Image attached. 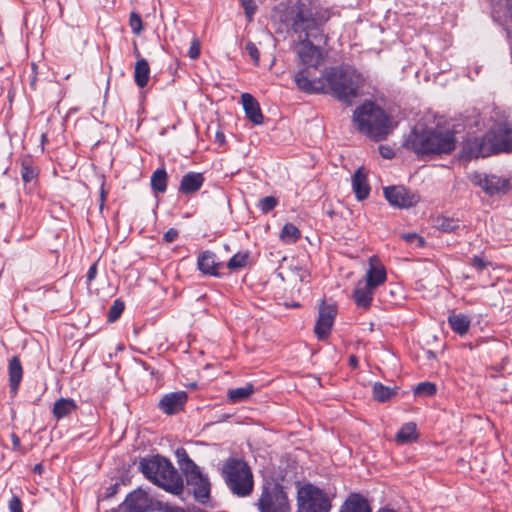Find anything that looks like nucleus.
<instances>
[{
  "mask_svg": "<svg viewBox=\"0 0 512 512\" xmlns=\"http://www.w3.org/2000/svg\"><path fill=\"white\" fill-rule=\"evenodd\" d=\"M139 469L148 480L166 492L173 495H180L183 492V479L167 458L160 455L143 458L139 463Z\"/></svg>",
  "mask_w": 512,
  "mask_h": 512,
  "instance_id": "2",
  "label": "nucleus"
},
{
  "mask_svg": "<svg viewBox=\"0 0 512 512\" xmlns=\"http://www.w3.org/2000/svg\"><path fill=\"white\" fill-rule=\"evenodd\" d=\"M507 15L512 21V0H507Z\"/></svg>",
  "mask_w": 512,
  "mask_h": 512,
  "instance_id": "54",
  "label": "nucleus"
},
{
  "mask_svg": "<svg viewBox=\"0 0 512 512\" xmlns=\"http://www.w3.org/2000/svg\"><path fill=\"white\" fill-rule=\"evenodd\" d=\"M395 389L376 382L373 385V396L377 401L385 402L395 395Z\"/></svg>",
  "mask_w": 512,
  "mask_h": 512,
  "instance_id": "32",
  "label": "nucleus"
},
{
  "mask_svg": "<svg viewBox=\"0 0 512 512\" xmlns=\"http://www.w3.org/2000/svg\"><path fill=\"white\" fill-rule=\"evenodd\" d=\"M374 289L364 284L362 280L357 282L352 298L358 308L368 310L371 306Z\"/></svg>",
  "mask_w": 512,
  "mask_h": 512,
  "instance_id": "20",
  "label": "nucleus"
},
{
  "mask_svg": "<svg viewBox=\"0 0 512 512\" xmlns=\"http://www.w3.org/2000/svg\"><path fill=\"white\" fill-rule=\"evenodd\" d=\"M119 486H120V483L119 482H115L114 484H112L109 487H107L104 497L105 498L113 497L117 493Z\"/></svg>",
  "mask_w": 512,
  "mask_h": 512,
  "instance_id": "48",
  "label": "nucleus"
},
{
  "mask_svg": "<svg viewBox=\"0 0 512 512\" xmlns=\"http://www.w3.org/2000/svg\"><path fill=\"white\" fill-rule=\"evenodd\" d=\"M239 1L245 11L246 18L248 19V21H252L253 16L257 9V6L255 5L254 1L253 0H239Z\"/></svg>",
  "mask_w": 512,
  "mask_h": 512,
  "instance_id": "40",
  "label": "nucleus"
},
{
  "mask_svg": "<svg viewBox=\"0 0 512 512\" xmlns=\"http://www.w3.org/2000/svg\"><path fill=\"white\" fill-rule=\"evenodd\" d=\"M188 55L191 59H197L200 55V43L197 38H193L189 47Z\"/></svg>",
  "mask_w": 512,
  "mask_h": 512,
  "instance_id": "43",
  "label": "nucleus"
},
{
  "mask_svg": "<svg viewBox=\"0 0 512 512\" xmlns=\"http://www.w3.org/2000/svg\"><path fill=\"white\" fill-rule=\"evenodd\" d=\"M157 509H160L162 512H185V510L180 507L171 506L168 504H165L163 506L161 504L160 506H158Z\"/></svg>",
  "mask_w": 512,
  "mask_h": 512,
  "instance_id": "49",
  "label": "nucleus"
},
{
  "mask_svg": "<svg viewBox=\"0 0 512 512\" xmlns=\"http://www.w3.org/2000/svg\"><path fill=\"white\" fill-rule=\"evenodd\" d=\"M492 154L493 149L487 134L477 136L473 133H468L462 142L459 158L464 161H470L474 158L488 157Z\"/></svg>",
  "mask_w": 512,
  "mask_h": 512,
  "instance_id": "10",
  "label": "nucleus"
},
{
  "mask_svg": "<svg viewBox=\"0 0 512 512\" xmlns=\"http://www.w3.org/2000/svg\"><path fill=\"white\" fill-rule=\"evenodd\" d=\"M222 476L231 492L238 497L249 496L254 488L253 473L242 459L230 457L222 467Z\"/></svg>",
  "mask_w": 512,
  "mask_h": 512,
  "instance_id": "5",
  "label": "nucleus"
},
{
  "mask_svg": "<svg viewBox=\"0 0 512 512\" xmlns=\"http://www.w3.org/2000/svg\"><path fill=\"white\" fill-rule=\"evenodd\" d=\"M124 309H125V303L119 299H116L109 309L108 321L109 322L116 321L121 316Z\"/></svg>",
  "mask_w": 512,
  "mask_h": 512,
  "instance_id": "34",
  "label": "nucleus"
},
{
  "mask_svg": "<svg viewBox=\"0 0 512 512\" xmlns=\"http://www.w3.org/2000/svg\"><path fill=\"white\" fill-rule=\"evenodd\" d=\"M160 505V502L154 501L153 498L149 496L148 492L142 488L130 492V512L153 511Z\"/></svg>",
  "mask_w": 512,
  "mask_h": 512,
  "instance_id": "17",
  "label": "nucleus"
},
{
  "mask_svg": "<svg viewBox=\"0 0 512 512\" xmlns=\"http://www.w3.org/2000/svg\"><path fill=\"white\" fill-rule=\"evenodd\" d=\"M133 54L137 59L134 65V82L139 88L143 89L150 81V65L147 60L141 56L140 50L135 42L133 43Z\"/></svg>",
  "mask_w": 512,
  "mask_h": 512,
  "instance_id": "15",
  "label": "nucleus"
},
{
  "mask_svg": "<svg viewBox=\"0 0 512 512\" xmlns=\"http://www.w3.org/2000/svg\"><path fill=\"white\" fill-rule=\"evenodd\" d=\"M216 138L219 142H222L224 140V135L222 133H217Z\"/></svg>",
  "mask_w": 512,
  "mask_h": 512,
  "instance_id": "57",
  "label": "nucleus"
},
{
  "mask_svg": "<svg viewBox=\"0 0 512 512\" xmlns=\"http://www.w3.org/2000/svg\"><path fill=\"white\" fill-rule=\"evenodd\" d=\"M448 323L455 333L463 336L468 332L471 321L464 314H453L448 317Z\"/></svg>",
  "mask_w": 512,
  "mask_h": 512,
  "instance_id": "27",
  "label": "nucleus"
},
{
  "mask_svg": "<svg viewBox=\"0 0 512 512\" xmlns=\"http://www.w3.org/2000/svg\"><path fill=\"white\" fill-rule=\"evenodd\" d=\"M103 197H104V194L102 193V194H101V198L103 199ZM102 205H103V201L101 202V206H102Z\"/></svg>",
  "mask_w": 512,
  "mask_h": 512,
  "instance_id": "60",
  "label": "nucleus"
},
{
  "mask_svg": "<svg viewBox=\"0 0 512 512\" xmlns=\"http://www.w3.org/2000/svg\"><path fill=\"white\" fill-rule=\"evenodd\" d=\"M255 391L253 384H246L243 387L230 389L228 391V399L232 403H239L247 400Z\"/></svg>",
  "mask_w": 512,
  "mask_h": 512,
  "instance_id": "29",
  "label": "nucleus"
},
{
  "mask_svg": "<svg viewBox=\"0 0 512 512\" xmlns=\"http://www.w3.org/2000/svg\"><path fill=\"white\" fill-rule=\"evenodd\" d=\"M249 259L248 252H238L233 255L227 262V268L230 270H237L247 265Z\"/></svg>",
  "mask_w": 512,
  "mask_h": 512,
  "instance_id": "33",
  "label": "nucleus"
},
{
  "mask_svg": "<svg viewBox=\"0 0 512 512\" xmlns=\"http://www.w3.org/2000/svg\"><path fill=\"white\" fill-rule=\"evenodd\" d=\"M33 470H34V472L41 474V472L43 470V467H42L41 464H37V465L34 466Z\"/></svg>",
  "mask_w": 512,
  "mask_h": 512,
  "instance_id": "55",
  "label": "nucleus"
},
{
  "mask_svg": "<svg viewBox=\"0 0 512 512\" xmlns=\"http://www.w3.org/2000/svg\"><path fill=\"white\" fill-rule=\"evenodd\" d=\"M301 238L300 230L292 223H286L280 233V239L286 243H295Z\"/></svg>",
  "mask_w": 512,
  "mask_h": 512,
  "instance_id": "31",
  "label": "nucleus"
},
{
  "mask_svg": "<svg viewBox=\"0 0 512 512\" xmlns=\"http://www.w3.org/2000/svg\"><path fill=\"white\" fill-rule=\"evenodd\" d=\"M187 399L188 396L185 391L168 393L159 401V408L166 415H173L184 408Z\"/></svg>",
  "mask_w": 512,
  "mask_h": 512,
  "instance_id": "16",
  "label": "nucleus"
},
{
  "mask_svg": "<svg viewBox=\"0 0 512 512\" xmlns=\"http://www.w3.org/2000/svg\"><path fill=\"white\" fill-rule=\"evenodd\" d=\"M401 238L407 243H415L417 247H422L424 245L423 238L416 233L402 234Z\"/></svg>",
  "mask_w": 512,
  "mask_h": 512,
  "instance_id": "42",
  "label": "nucleus"
},
{
  "mask_svg": "<svg viewBox=\"0 0 512 512\" xmlns=\"http://www.w3.org/2000/svg\"><path fill=\"white\" fill-rule=\"evenodd\" d=\"M36 176H37V173H36L35 169L27 162H23L21 165V177H22L23 181L25 183H29Z\"/></svg>",
  "mask_w": 512,
  "mask_h": 512,
  "instance_id": "38",
  "label": "nucleus"
},
{
  "mask_svg": "<svg viewBox=\"0 0 512 512\" xmlns=\"http://www.w3.org/2000/svg\"><path fill=\"white\" fill-rule=\"evenodd\" d=\"M396 441L398 443H409L417 439L416 424L408 422L404 424L396 434Z\"/></svg>",
  "mask_w": 512,
  "mask_h": 512,
  "instance_id": "30",
  "label": "nucleus"
},
{
  "mask_svg": "<svg viewBox=\"0 0 512 512\" xmlns=\"http://www.w3.org/2000/svg\"><path fill=\"white\" fill-rule=\"evenodd\" d=\"M198 268L207 275L218 276L221 264L216 261V255L211 251H204L198 256Z\"/></svg>",
  "mask_w": 512,
  "mask_h": 512,
  "instance_id": "23",
  "label": "nucleus"
},
{
  "mask_svg": "<svg viewBox=\"0 0 512 512\" xmlns=\"http://www.w3.org/2000/svg\"><path fill=\"white\" fill-rule=\"evenodd\" d=\"M151 188L155 193H165L167 190L168 174L164 168L156 169L150 179Z\"/></svg>",
  "mask_w": 512,
  "mask_h": 512,
  "instance_id": "28",
  "label": "nucleus"
},
{
  "mask_svg": "<svg viewBox=\"0 0 512 512\" xmlns=\"http://www.w3.org/2000/svg\"><path fill=\"white\" fill-rule=\"evenodd\" d=\"M245 49H246L248 55L250 56V58L253 60L254 64L258 65L259 59H260V53H259V50L256 47V45L253 42L248 41L246 43Z\"/></svg>",
  "mask_w": 512,
  "mask_h": 512,
  "instance_id": "41",
  "label": "nucleus"
},
{
  "mask_svg": "<svg viewBox=\"0 0 512 512\" xmlns=\"http://www.w3.org/2000/svg\"><path fill=\"white\" fill-rule=\"evenodd\" d=\"M471 265L480 271L487 267V263L479 256H474L472 258Z\"/></svg>",
  "mask_w": 512,
  "mask_h": 512,
  "instance_id": "46",
  "label": "nucleus"
},
{
  "mask_svg": "<svg viewBox=\"0 0 512 512\" xmlns=\"http://www.w3.org/2000/svg\"><path fill=\"white\" fill-rule=\"evenodd\" d=\"M241 103L246 117L255 125L263 123V114L258 101L249 93L241 95Z\"/></svg>",
  "mask_w": 512,
  "mask_h": 512,
  "instance_id": "18",
  "label": "nucleus"
},
{
  "mask_svg": "<svg viewBox=\"0 0 512 512\" xmlns=\"http://www.w3.org/2000/svg\"><path fill=\"white\" fill-rule=\"evenodd\" d=\"M278 204V201L273 196H266L259 201V208L262 212L268 213L273 210Z\"/></svg>",
  "mask_w": 512,
  "mask_h": 512,
  "instance_id": "39",
  "label": "nucleus"
},
{
  "mask_svg": "<svg viewBox=\"0 0 512 512\" xmlns=\"http://www.w3.org/2000/svg\"><path fill=\"white\" fill-rule=\"evenodd\" d=\"M12 445L14 449H19L20 447V439L16 434L11 435Z\"/></svg>",
  "mask_w": 512,
  "mask_h": 512,
  "instance_id": "52",
  "label": "nucleus"
},
{
  "mask_svg": "<svg viewBox=\"0 0 512 512\" xmlns=\"http://www.w3.org/2000/svg\"><path fill=\"white\" fill-rule=\"evenodd\" d=\"M336 315V305L326 304L325 301L321 302L318 319L314 327V332L319 340H324L330 335Z\"/></svg>",
  "mask_w": 512,
  "mask_h": 512,
  "instance_id": "14",
  "label": "nucleus"
},
{
  "mask_svg": "<svg viewBox=\"0 0 512 512\" xmlns=\"http://www.w3.org/2000/svg\"><path fill=\"white\" fill-rule=\"evenodd\" d=\"M181 469L186 474L187 485L191 488L195 500L205 504L210 498L211 485L208 478L202 474L199 466L188 456L184 449L177 451Z\"/></svg>",
  "mask_w": 512,
  "mask_h": 512,
  "instance_id": "6",
  "label": "nucleus"
},
{
  "mask_svg": "<svg viewBox=\"0 0 512 512\" xmlns=\"http://www.w3.org/2000/svg\"><path fill=\"white\" fill-rule=\"evenodd\" d=\"M296 53L304 66L298 72L305 71L308 79L317 78L314 71L322 64L324 57L321 49L315 46L310 40H301L296 45Z\"/></svg>",
  "mask_w": 512,
  "mask_h": 512,
  "instance_id": "9",
  "label": "nucleus"
},
{
  "mask_svg": "<svg viewBox=\"0 0 512 512\" xmlns=\"http://www.w3.org/2000/svg\"><path fill=\"white\" fill-rule=\"evenodd\" d=\"M178 237V231L174 228L169 229L163 236L164 241L171 243Z\"/></svg>",
  "mask_w": 512,
  "mask_h": 512,
  "instance_id": "47",
  "label": "nucleus"
},
{
  "mask_svg": "<svg viewBox=\"0 0 512 512\" xmlns=\"http://www.w3.org/2000/svg\"><path fill=\"white\" fill-rule=\"evenodd\" d=\"M9 385L12 393L16 394L23 376V369L18 357L14 356L8 365Z\"/></svg>",
  "mask_w": 512,
  "mask_h": 512,
  "instance_id": "24",
  "label": "nucleus"
},
{
  "mask_svg": "<svg viewBox=\"0 0 512 512\" xmlns=\"http://www.w3.org/2000/svg\"><path fill=\"white\" fill-rule=\"evenodd\" d=\"M493 154L512 152V124L500 123L487 133Z\"/></svg>",
  "mask_w": 512,
  "mask_h": 512,
  "instance_id": "12",
  "label": "nucleus"
},
{
  "mask_svg": "<svg viewBox=\"0 0 512 512\" xmlns=\"http://www.w3.org/2000/svg\"><path fill=\"white\" fill-rule=\"evenodd\" d=\"M438 228L444 232H453L459 227V222L454 219L443 217L438 220Z\"/></svg>",
  "mask_w": 512,
  "mask_h": 512,
  "instance_id": "36",
  "label": "nucleus"
},
{
  "mask_svg": "<svg viewBox=\"0 0 512 512\" xmlns=\"http://www.w3.org/2000/svg\"><path fill=\"white\" fill-rule=\"evenodd\" d=\"M204 176L197 172H188L183 175L180 185L179 192L184 195H190L197 192L204 183Z\"/></svg>",
  "mask_w": 512,
  "mask_h": 512,
  "instance_id": "22",
  "label": "nucleus"
},
{
  "mask_svg": "<svg viewBox=\"0 0 512 512\" xmlns=\"http://www.w3.org/2000/svg\"><path fill=\"white\" fill-rule=\"evenodd\" d=\"M360 73L349 66L326 68L320 77L308 79L303 72H297L294 82L299 90L308 94L330 93L340 102L350 106L360 95L363 85Z\"/></svg>",
  "mask_w": 512,
  "mask_h": 512,
  "instance_id": "1",
  "label": "nucleus"
},
{
  "mask_svg": "<svg viewBox=\"0 0 512 512\" xmlns=\"http://www.w3.org/2000/svg\"><path fill=\"white\" fill-rule=\"evenodd\" d=\"M298 512H330L331 501L318 487L306 484L298 490Z\"/></svg>",
  "mask_w": 512,
  "mask_h": 512,
  "instance_id": "8",
  "label": "nucleus"
},
{
  "mask_svg": "<svg viewBox=\"0 0 512 512\" xmlns=\"http://www.w3.org/2000/svg\"><path fill=\"white\" fill-rule=\"evenodd\" d=\"M77 405L73 399L60 398L53 405V415L56 419H62L75 411Z\"/></svg>",
  "mask_w": 512,
  "mask_h": 512,
  "instance_id": "26",
  "label": "nucleus"
},
{
  "mask_svg": "<svg viewBox=\"0 0 512 512\" xmlns=\"http://www.w3.org/2000/svg\"><path fill=\"white\" fill-rule=\"evenodd\" d=\"M110 512H128V495L117 508H112Z\"/></svg>",
  "mask_w": 512,
  "mask_h": 512,
  "instance_id": "50",
  "label": "nucleus"
},
{
  "mask_svg": "<svg viewBox=\"0 0 512 512\" xmlns=\"http://www.w3.org/2000/svg\"><path fill=\"white\" fill-rule=\"evenodd\" d=\"M405 146L418 155L449 154L456 147V138L450 130L413 129L405 141Z\"/></svg>",
  "mask_w": 512,
  "mask_h": 512,
  "instance_id": "3",
  "label": "nucleus"
},
{
  "mask_svg": "<svg viewBox=\"0 0 512 512\" xmlns=\"http://www.w3.org/2000/svg\"><path fill=\"white\" fill-rule=\"evenodd\" d=\"M468 179L472 184L480 187L489 196L505 194L510 189L509 180L496 175H489L475 171L468 175Z\"/></svg>",
  "mask_w": 512,
  "mask_h": 512,
  "instance_id": "11",
  "label": "nucleus"
},
{
  "mask_svg": "<svg viewBox=\"0 0 512 512\" xmlns=\"http://www.w3.org/2000/svg\"><path fill=\"white\" fill-rule=\"evenodd\" d=\"M297 18H298V19H300V20H302V15H301V14H298V15H297Z\"/></svg>",
  "mask_w": 512,
  "mask_h": 512,
  "instance_id": "59",
  "label": "nucleus"
},
{
  "mask_svg": "<svg viewBox=\"0 0 512 512\" xmlns=\"http://www.w3.org/2000/svg\"><path fill=\"white\" fill-rule=\"evenodd\" d=\"M339 512H372L366 498L359 493H351L341 505Z\"/></svg>",
  "mask_w": 512,
  "mask_h": 512,
  "instance_id": "21",
  "label": "nucleus"
},
{
  "mask_svg": "<svg viewBox=\"0 0 512 512\" xmlns=\"http://www.w3.org/2000/svg\"><path fill=\"white\" fill-rule=\"evenodd\" d=\"M384 196L392 206L398 208H410L420 200L417 193L401 185L384 188Z\"/></svg>",
  "mask_w": 512,
  "mask_h": 512,
  "instance_id": "13",
  "label": "nucleus"
},
{
  "mask_svg": "<svg viewBox=\"0 0 512 512\" xmlns=\"http://www.w3.org/2000/svg\"><path fill=\"white\" fill-rule=\"evenodd\" d=\"M377 512H396V511L392 508L382 507Z\"/></svg>",
  "mask_w": 512,
  "mask_h": 512,
  "instance_id": "56",
  "label": "nucleus"
},
{
  "mask_svg": "<svg viewBox=\"0 0 512 512\" xmlns=\"http://www.w3.org/2000/svg\"><path fill=\"white\" fill-rule=\"evenodd\" d=\"M130 28L136 35H139L144 29V24L139 14L134 12L130 13Z\"/></svg>",
  "mask_w": 512,
  "mask_h": 512,
  "instance_id": "37",
  "label": "nucleus"
},
{
  "mask_svg": "<svg viewBox=\"0 0 512 512\" xmlns=\"http://www.w3.org/2000/svg\"><path fill=\"white\" fill-rule=\"evenodd\" d=\"M124 349H125L124 344H120V345H118V347H117V350H119V351H123Z\"/></svg>",
  "mask_w": 512,
  "mask_h": 512,
  "instance_id": "58",
  "label": "nucleus"
},
{
  "mask_svg": "<svg viewBox=\"0 0 512 512\" xmlns=\"http://www.w3.org/2000/svg\"><path fill=\"white\" fill-rule=\"evenodd\" d=\"M387 279L386 270L382 265L370 266L366 272V278L363 281L364 284L375 289L379 285L383 284Z\"/></svg>",
  "mask_w": 512,
  "mask_h": 512,
  "instance_id": "25",
  "label": "nucleus"
},
{
  "mask_svg": "<svg viewBox=\"0 0 512 512\" xmlns=\"http://www.w3.org/2000/svg\"><path fill=\"white\" fill-rule=\"evenodd\" d=\"M96 275H97V264L94 263L89 267L88 272L86 274V284H87L88 288H90V284H91L92 280H94L96 278Z\"/></svg>",
  "mask_w": 512,
  "mask_h": 512,
  "instance_id": "44",
  "label": "nucleus"
},
{
  "mask_svg": "<svg viewBox=\"0 0 512 512\" xmlns=\"http://www.w3.org/2000/svg\"><path fill=\"white\" fill-rule=\"evenodd\" d=\"M349 365L353 368H356L358 366V358L355 355H350Z\"/></svg>",
  "mask_w": 512,
  "mask_h": 512,
  "instance_id": "53",
  "label": "nucleus"
},
{
  "mask_svg": "<svg viewBox=\"0 0 512 512\" xmlns=\"http://www.w3.org/2000/svg\"><path fill=\"white\" fill-rule=\"evenodd\" d=\"M380 153L386 159L393 157V152L389 147L380 146Z\"/></svg>",
  "mask_w": 512,
  "mask_h": 512,
  "instance_id": "51",
  "label": "nucleus"
},
{
  "mask_svg": "<svg viewBox=\"0 0 512 512\" xmlns=\"http://www.w3.org/2000/svg\"><path fill=\"white\" fill-rule=\"evenodd\" d=\"M352 121L357 131L375 141L385 139L392 130L388 115L371 101L363 103L354 110Z\"/></svg>",
  "mask_w": 512,
  "mask_h": 512,
  "instance_id": "4",
  "label": "nucleus"
},
{
  "mask_svg": "<svg viewBox=\"0 0 512 512\" xmlns=\"http://www.w3.org/2000/svg\"><path fill=\"white\" fill-rule=\"evenodd\" d=\"M10 512H22V504L18 497L13 496L9 501Z\"/></svg>",
  "mask_w": 512,
  "mask_h": 512,
  "instance_id": "45",
  "label": "nucleus"
},
{
  "mask_svg": "<svg viewBox=\"0 0 512 512\" xmlns=\"http://www.w3.org/2000/svg\"><path fill=\"white\" fill-rule=\"evenodd\" d=\"M256 506L260 512H291L284 487L276 481H265Z\"/></svg>",
  "mask_w": 512,
  "mask_h": 512,
  "instance_id": "7",
  "label": "nucleus"
},
{
  "mask_svg": "<svg viewBox=\"0 0 512 512\" xmlns=\"http://www.w3.org/2000/svg\"><path fill=\"white\" fill-rule=\"evenodd\" d=\"M352 188L358 200H364L369 196L370 185L367 179V172L364 168H358L352 176Z\"/></svg>",
  "mask_w": 512,
  "mask_h": 512,
  "instance_id": "19",
  "label": "nucleus"
},
{
  "mask_svg": "<svg viewBox=\"0 0 512 512\" xmlns=\"http://www.w3.org/2000/svg\"><path fill=\"white\" fill-rule=\"evenodd\" d=\"M414 392L417 396H432L436 393V386L431 382H421Z\"/></svg>",
  "mask_w": 512,
  "mask_h": 512,
  "instance_id": "35",
  "label": "nucleus"
}]
</instances>
